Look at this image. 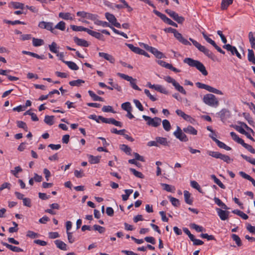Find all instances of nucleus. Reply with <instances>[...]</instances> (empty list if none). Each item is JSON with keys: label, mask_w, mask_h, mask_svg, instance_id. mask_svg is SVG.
Here are the masks:
<instances>
[{"label": "nucleus", "mask_w": 255, "mask_h": 255, "mask_svg": "<svg viewBox=\"0 0 255 255\" xmlns=\"http://www.w3.org/2000/svg\"><path fill=\"white\" fill-rule=\"evenodd\" d=\"M185 63L193 67H196L204 76L208 75V72L204 65L199 61L194 60L191 58H186L183 60Z\"/></svg>", "instance_id": "1"}, {"label": "nucleus", "mask_w": 255, "mask_h": 255, "mask_svg": "<svg viewBox=\"0 0 255 255\" xmlns=\"http://www.w3.org/2000/svg\"><path fill=\"white\" fill-rule=\"evenodd\" d=\"M203 100L206 104L211 107L217 106L219 104V102L215 96L211 94L205 95Z\"/></svg>", "instance_id": "2"}, {"label": "nucleus", "mask_w": 255, "mask_h": 255, "mask_svg": "<svg viewBox=\"0 0 255 255\" xmlns=\"http://www.w3.org/2000/svg\"><path fill=\"white\" fill-rule=\"evenodd\" d=\"M142 118L147 122L146 124L149 126L156 128L160 125L161 123V120L160 118L158 117H155L151 118L150 117L143 115Z\"/></svg>", "instance_id": "3"}, {"label": "nucleus", "mask_w": 255, "mask_h": 255, "mask_svg": "<svg viewBox=\"0 0 255 255\" xmlns=\"http://www.w3.org/2000/svg\"><path fill=\"white\" fill-rule=\"evenodd\" d=\"M196 85L198 88L205 89L207 91L211 93H213L221 95H222L223 94V92L221 91L218 90L215 88H213L209 85L203 84L199 82L196 83Z\"/></svg>", "instance_id": "4"}, {"label": "nucleus", "mask_w": 255, "mask_h": 255, "mask_svg": "<svg viewBox=\"0 0 255 255\" xmlns=\"http://www.w3.org/2000/svg\"><path fill=\"white\" fill-rule=\"evenodd\" d=\"M117 75L119 76L122 78L129 81L130 82V86L132 87V88L138 91H140L141 89L136 85V79H133L132 77L129 76L128 75H127L124 74L118 73Z\"/></svg>", "instance_id": "5"}, {"label": "nucleus", "mask_w": 255, "mask_h": 255, "mask_svg": "<svg viewBox=\"0 0 255 255\" xmlns=\"http://www.w3.org/2000/svg\"><path fill=\"white\" fill-rule=\"evenodd\" d=\"M165 12L167 13L171 18L179 24H182L185 20L184 17L179 16L178 13L174 11L169 9H167L165 10Z\"/></svg>", "instance_id": "6"}, {"label": "nucleus", "mask_w": 255, "mask_h": 255, "mask_svg": "<svg viewBox=\"0 0 255 255\" xmlns=\"http://www.w3.org/2000/svg\"><path fill=\"white\" fill-rule=\"evenodd\" d=\"M174 135L181 141L186 142L188 138L181 128L177 126V129L173 132Z\"/></svg>", "instance_id": "7"}, {"label": "nucleus", "mask_w": 255, "mask_h": 255, "mask_svg": "<svg viewBox=\"0 0 255 255\" xmlns=\"http://www.w3.org/2000/svg\"><path fill=\"white\" fill-rule=\"evenodd\" d=\"M98 118L104 123L112 124L119 127L123 126V124L121 122L117 121L113 118H106L101 116H98Z\"/></svg>", "instance_id": "8"}, {"label": "nucleus", "mask_w": 255, "mask_h": 255, "mask_svg": "<svg viewBox=\"0 0 255 255\" xmlns=\"http://www.w3.org/2000/svg\"><path fill=\"white\" fill-rule=\"evenodd\" d=\"M98 118L104 123L112 124L119 127L123 126V124L121 122L117 121L113 118H106L101 116H98Z\"/></svg>", "instance_id": "9"}, {"label": "nucleus", "mask_w": 255, "mask_h": 255, "mask_svg": "<svg viewBox=\"0 0 255 255\" xmlns=\"http://www.w3.org/2000/svg\"><path fill=\"white\" fill-rule=\"evenodd\" d=\"M105 16L107 20L112 23V25H114L117 28H121V25L120 23L117 21V19L113 14H111L109 12L105 13Z\"/></svg>", "instance_id": "10"}, {"label": "nucleus", "mask_w": 255, "mask_h": 255, "mask_svg": "<svg viewBox=\"0 0 255 255\" xmlns=\"http://www.w3.org/2000/svg\"><path fill=\"white\" fill-rule=\"evenodd\" d=\"M203 37L204 39L210 44H211L212 46H213L220 53L225 54V52L224 51H223L220 47H219L215 42L214 40H213L212 39L209 38L204 32H203L202 33Z\"/></svg>", "instance_id": "11"}, {"label": "nucleus", "mask_w": 255, "mask_h": 255, "mask_svg": "<svg viewBox=\"0 0 255 255\" xmlns=\"http://www.w3.org/2000/svg\"><path fill=\"white\" fill-rule=\"evenodd\" d=\"M157 63L160 66L164 67L167 69H170L174 72L178 73L180 72V70L174 67L171 64L167 63L164 61L158 60Z\"/></svg>", "instance_id": "12"}, {"label": "nucleus", "mask_w": 255, "mask_h": 255, "mask_svg": "<svg viewBox=\"0 0 255 255\" xmlns=\"http://www.w3.org/2000/svg\"><path fill=\"white\" fill-rule=\"evenodd\" d=\"M216 211L221 220L225 221L229 218L230 214L229 211L223 210L220 208H216Z\"/></svg>", "instance_id": "13"}, {"label": "nucleus", "mask_w": 255, "mask_h": 255, "mask_svg": "<svg viewBox=\"0 0 255 255\" xmlns=\"http://www.w3.org/2000/svg\"><path fill=\"white\" fill-rule=\"evenodd\" d=\"M175 37L181 43L185 45H191V44L187 39H185L182 34L178 32L176 30V32L174 33Z\"/></svg>", "instance_id": "14"}, {"label": "nucleus", "mask_w": 255, "mask_h": 255, "mask_svg": "<svg viewBox=\"0 0 255 255\" xmlns=\"http://www.w3.org/2000/svg\"><path fill=\"white\" fill-rule=\"evenodd\" d=\"M53 26V23L51 22H45V21H40L38 24V26L42 29H46L48 30H52V26Z\"/></svg>", "instance_id": "15"}, {"label": "nucleus", "mask_w": 255, "mask_h": 255, "mask_svg": "<svg viewBox=\"0 0 255 255\" xmlns=\"http://www.w3.org/2000/svg\"><path fill=\"white\" fill-rule=\"evenodd\" d=\"M99 56L101 57L104 58L111 63H114L115 62V59L114 57L109 54L104 52H99Z\"/></svg>", "instance_id": "16"}, {"label": "nucleus", "mask_w": 255, "mask_h": 255, "mask_svg": "<svg viewBox=\"0 0 255 255\" xmlns=\"http://www.w3.org/2000/svg\"><path fill=\"white\" fill-rule=\"evenodd\" d=\"M87 33L90 34V35L95 37L96 38H97L99 40L104 41L105 40L104 36L100 33L93 31L92 30H90L88 29V31Z\"/></svg>", "instance_id": "17"}, {"label": "nucleus", "mask_w": 255, "mask_h": 255, "mask_svg": "<svg viewBox=\"0 0 255 255\" xmlns=\"http://www.w3.org/2000/svg\"><path fill=\"white\" fill-rule=\"evenodd\" d=\"M189 40L191 41L193 44L201 52L204 53L207 49V48H206L204 46L201 45L197 41L193 39L192 38H190Z\"/></svg>", "instance_id": "18"}, {"label": "nucleus", "mask_w": 255, "mask_h": 255, "mask_svg": "<svg viewBox=\"0 0 255 255\" xmlns=\"http://www.w3.org/2000/svg\"><path fill=\"white\" fill-rule=\"evenodd\" d=\"M1 244L4 246L6 247L9 250L15 252H23V250L19 247L13 246L9 245L6 243L1 242Z\"/></svg>", "instance_id": "19"}, {"label": "nucleus", "mask_w": 255, "mask_h": 255, "mask_svg": "<svg viewBox=\"0 0 255 255\" xmlns=\"http://www.w3.org/2000/svg\"><path fill=\"white\" fill-rule=\"evenodd\" d=\"M74 41L79 46L83 47H88L89 46L88 42L86 40L79 38L77 37H74Z\"/></svg>", "instance_id": "20"}, {"label": "nucleus", "mask_w": 255, "mask_h": 255, "mask_svg": "<svg viewBox=\"0 0 255 255\" xmlns=\"http://www.w3.org/2000/svg\"><path fill=\"white\" fill-rule=\"evenodd\" d=\"M183 131L186 133L192 135H196L197 134V130L191 126H188L183 128Z\"/></svg>", "instance_id": "21"}, {"label": "nucleus", "mask_w": 255, "mask_h": 255, "mask_svg": "<svg viewBox=\"0 0 255 255\" xmlns=\"http://www.w3.org/2000/svg\"><path fill=\"white\" fill-rule=\"evenodd\" d=\"M60 18L66 20H72L73 19V15L70 12H60L58 14Z\"/></svg>", "instance_id": "22"}, {"label": "nucleus", "mask_w": 255, "mask_h": 255, "mask_svg": "<svg viewBox=\"0 0 255 255\" xmlns=\"http://www.w3.org/2000/svg\"><path fill=\"white\" fill-rule=\"evenodd\" d=\"M213 141H214L218 146L223 149H224L226 150H231V148L228 146H227L226 144H225L224 142L220 141L216 138H213Z\"/></svg>", "instance_id": "23"}, {"label": "nucleus", "mask_w": 255, "mask_h": 255, "mask_svg": "<svg viewBox=\"0 0 255 255\" xmlns=\"http://www.w3.org/2000/svg\"><path fill=\"white\" fill-rule=\"evenodd\" d=\"M54 243L56 245V247L59 249L63 251H66L67 250V245L62 241L57 240L54 241Z\"/></svg>", "instance_id": "24"}, {"label": "nucleus", "mask_w": 255, "mask_h": 255, "mask_svg": "<svg viewBox=\"0 0 255 255\" xmlns=\"http://www.w3.org/2000/svg\"><path fill=\"white\" fill-rule=\"evenodd\" d=\"M155 140H157L158 145H162L163 146H168L169 145V141H167V139L165 137H156L155 138Z\"/></svg>", "instance_id": "25"}, {"label": "nucleus", "mask_w": 255, "mask_h": 255, "mask_svg": "<svg viewBox=\"0 0 255 255\" xmlns=\"http://www.w3.org/2000/svg\"><path fill=\"white\" fill-rule=\"evenodd\" d=\"M150 52L152 53L157 58L161 59L165 57V56L163 53L158 51L156 48L154 47H152Z\"/></svg>", "instance_id": "26"}, {"label": "nucleus", "mask_w": 255, "mask_h": 255, "mask_svg": "<svg viewBox=\"0 0 255 255\" xmlns=\"http://www.w3.org/2000/svg\"><path fill=\"white\" fill-rule=\"evenodd\" d=\"M89 161L91 164H96L100 162L101 156H94L92 155H88Z\"/></svg>", "instance_id": "27"}, {"label": "nucleus", "mask_w": 255, "mask_h": 255, "mask_svg": "<svg viewBox=\"0 0 255 255\" xmlns=\"http://www.w3.org/2000/svg\"><path fill=\"white\" fill-rule=\"evenodd\" d=\"M248 59L253 64H255V56L254 52L252 49H248Z\"/></svg>", "instance_id": "28"}, {"label": "nucleus", "mask_w": 255, "mask_h": 255, "mask_svg": "<svg viewBox=\"0 0 255 255\" xmlns=\"http://www.w3.org/2000/svg\"><path fill=\"white\" fill-rule=\"evenodd\" d=\"M153 89L161 93L164 94H168V91L166 89L160 85H154V87H153Z\"/></svg>", "instance_id": "29"}, {"label": "nucleus", "mask_w": 255, "mask_h": 255, "mask_svg": "<svg viewBox=\"0 0 255 255\" xmlns=\"http://www.w3.org/2000/svg\"><path fill=\"white\" fill-rule=\"evenodd\" d=\"M184 196L185 202L189 205H191L192 204L193 201L190 198L191 194L188 191H184Z\"/></svg>", "instance_id": "30"}, {"label": "nucleus", "mask_w": 255, "mask_h": 255, "mask_svg": "<svg viewBox=\"0 0 255 255\" xmlns=\"http://www.w3.org/2000/svg\"><path fill=\"white\" fill-rule=\"evenodd\" d=\"M233 0H222L221 8L223 10L227 9L229 5L233 3Z\"/></svg>", "instance_id": "31"}, {"label": "nucleus", "mask_w": 255, "mask_h": 255, "mask_svg": "<svg viewBox=\"0 0 255 255\" xmlns=\"http://www.w3.org/2000/svg\"><path fill=\"white\" fill-rule=\"evenodd\" d=\"M49 48L52 53L57 54L58 52L59 47L57 46V44L55 42H52L50 45H49Z\"/></svg>", "instance_id": "32"}, {"label": "nucleus", "mask_w": 255, "mask_h": 255, "mask_svg": "<svg viewBox=\"0 0 255 255\" xmlns=\"http://www.w3.org/2000/svg\"><path fill=\"white\" fill-rule=\"evenodd\" d=\"M54 117L53 116L46 115L45 116L44 121L47 125L52 126L54 124Z\"/></svg>", "instance_id": "33"}, {"label": "nucleus", "mask_w": 255, "mask_h": 255, "mask_svg": "<svg viewBox=\"0 0 255 255\" xmlns=\"http://www.w3.org/2000/svg\"><path fill=\"white\" fill-rule=\"evenodd\" d=\"M71 29L75 31H86L88 32V28H85L84 27L81 26H77L74 25H71Z\"/></svg>", "instance_id": "34"}, {"label": "nucleus", "mask_w": 255, "mask_h": 255, "mask_svg": "<svg viewBox=\"0 0 255 255\" xmlns=\"http://www.w3.org/2000/svg\"><path fill=\"white\" fill-rule=\"evenodd\" d=\"M161 185L163 187V189L167 192H174L175 190L174 186L166 183H161Z\"/></svg>", "instance_id": "35"}, {"label": "nucleus", "mask_w": 255, "mask_h": 255, "mask_svg": "<svg viewBox=\"0 0 255 255\" xmlns=\"http://www.w3.org/2000/svg\"><path fill=\"white\" fill-rule=\"evenodd\" d=\"M69 68L73 70H77L79 69V67L73 62L72 61H64Z\"/></svg>", "instance_id": "36"}, {"label": "nucleus", "mask_w": 255, "mask_h": 255, "mask_svg": "<svg viewBox=\"0 0 255 255\" xmlns=\"http://www.w3.org/2000/svg\"><path fill=\"white\" fill-rule=\"evenodd\" d=\"M249 38L252 48L255 49V36H254L252 32H249Z\"/></svg>", "instance_id": "37"}, {"label": "nucleus", "mask_w": 255, "mask_h": 255, "mask_svg": "<svg viewBox=\"0 0 255 255\" xmlns=\"http://www.w3.org/2000/svg\"><path fill=\"white\" fill-rule=\"evenodd\" d=\"M230 135L233 140L237 142L238 143L241 144L243 142L244 140L240 138L235 132L232 131L230 132Z\"/></svg>", "instance_id": "38"}, {"label": "nucleus", "mask_w": 255, "mask_h": 255, "mask_svg": "<svg viewBox=\"0 0 255 255\" xmlns=\"http://www.w3.org/2000/svg\"><path fill=\"white\" fill-rule=\"evenodd\" d=\"M211 178L213 179L214 182L216 183L220 188L222 189H225V186L222 183V182L216 177L215 175H211Z\"/></svg>", "instance_id": "39"}, {"label": "nucleus", "mask_w": 255, "mask_h": 255, "mask_svg": "<svg viewBox=\"0 0 255 255\" xmlns=\"http://www.w3.org/2000/svg\"><path fill=\"white\" fill-rule=\"evenodd\" d=\"M85 83V81L81 79H78L76 80H73L69 82V85L71 86H77L79 87L81 86V84H83Z\"/></svg>", "instance_id": "40"}, {"label": "nucleus", "mask_w": 255, "mask_h": 255, "mask_svg": "<svg viewBox=\"0 0 255 255\" xmlns=\"http://www.w3.org/2000/svg\"><path fill=\"white\" fill-rule=\"evenodd\" d=\"M153 12L158 16H159L164 22L166 23L167 20L169 19L165 14L161 13L156 9H154Z\"/></svg>", "instance_id": "41"}, {"label": "nucleus", "mask_w": 255, "mask_h": 255, "mask_svg": "<svg viewBox=\"0 0 255 255\" xmlns=\"http://www.w3.org/2000/svg\"><path fill=\"white\" fill-rule=\"evenodd\" d=\"M173 86L178 91H179L182 94L186 95V91L184 89L182 86L180 85V84L178 82H176L175 83H174Z\"/></svg>", "instance_id": "42"}, {"label": "nucleus", "mask_w": 255, "mask_h": 255, "mask_svg": "<svg viewBox=\"0 0 255 255\" xmlns=\"http://www.w3.org/2000/svg\"><path fill=\"white\" fill-rule=\"evenodd\" d=\"M190 185L192 187L197 190L200 193H203V191L200 186L196 181H191Z\"/></svg>", "instance_id": "43"}, {"label": "nucleus", "mask_w": 255, "mask_h": 255, "mask_svg": "<svg viewBox=\"0 0 255 255\" xmlns=\"http://www.w3.org/2000/svg\"><path fill=\"white\" fill-rule=\"evenodd\" d=\"M44 42L42 39L35 38H32V44L35 47H38L42 45Z\"/></svg>", "instance_id": "44"}, {"label": "nucleus", "mask_w": 255, "mask_h": 255, "mask_svg": "<svg viewBox=\"0 0 255 255\" xmlns=\"http://www.w3.org/2000/svg\"><path fill=\"white\" fill-rule=\"evenodd\" d=\"M126 194L122 195V199L123 201H127L130 195L133 192V190L132 189H125L124 190Z\"/></svg>", "instance_id": "45"}, {"label": "nucleus", "mask_w": 255, "mask_h": 255, "mask_svg": "<svg viewBox=\"0 0 255 255\" xmlns=\"http://www.w3.org/2000/svg\"><path fill=\"white\" fill-rule=\"evenodd\" d=\"M162 123L163 128L167 131H169L171 129L170 122L167 120H164Z\"/></svg>", "instance_id": "46"}, {"label": "nucleus", "mask_w": 255, "mask_h": 255, "mask_svg": "<svg viewBox=\"0 0 255 255\" xmlns=\"http://www.w3.org/2000/svg\"><path fill=\"white\" fill-rule=\"evenodd\" d=\"M66 23L63 21H60L55 26L56 29H59L61 31H64L65 29Z\"/></svg>", "instance_id": "47"}, {"label": "nucleus", "mask_w": 255, "mask_h": 255, "mask_svg": "<svg viewBox=\"0 0 255 255\" xmlns=\"http://www.w3.org/2000/svg\"><path fill=\"white\" fill-rule=\"evenodd\" d=\"M232 238L236 242L238 247H241L242 245L241 240L238 235L236 234H232Z\"/></svg>", "instance_id": "48"}, {"label": "nucleus", "mask_w": 255, "mask_h": 255, "mask_svg": "<svg viewBox=\"0 0 255 255\" xmlns=\"http://www.w3.org/2000/svg\"><path fill=\"white\" fill-rule=\"evenodd\" d=\"M223 48L226 49L228 51L230 52L231 54L234 55V51L235 50L236 47L233 46L230 44H227L224 45L223 46Z\"/></svg>", "instance_id": "49"}, {"label": "nucleus", "mask_w": 255, "mask_h": 255, "mask_svg": "<svg viewBox=\"0 0 255 255\" xmlns=\"http://www.w3.org/2000/svg\"><path fill=\"white\" fill-rule=\"evenodd\" d=\"M120 148L122 150L124 151L126 154L128 155L131 154V148L126 144L121 145Z\"/></svg>", "instance_id": "50"}, {"label": "nucleus", "mask_w": 255, "mask_h": 255, "mask_svg": "<svg viewBox=\"0 0 255 255\" xmlns=\"http://www.w3.org/2000/svg\"><path fill=\"white\" fill-rule=\"evenodd\" d=\"M126 45L134 53L136 54L139 53L140 48L139 47H135L131 44L126 43Z\"/></svg>", "instance_id": "51"}, {"label": "nucleus", "mask_w": 255, "mask_h": 255, "mask_svg": "<svg viewBox=\"0 0 255 255\" xmlns=\"http://www.w3.org/2000/svg\"><path fill=\"white\" fill-rule=\"evenodd\" d=\"M16 124H17V126L19 128H22L26 131H27L28 130L27 126L25 122L20 121H17L16 122Z\"/></svg>", "instance_id": "52"}, {"label": "nucleus", "mask_w": 255, "mask_h": 255, "mask_svg": "<svg viewBox=\"0 0 255 255\" xmlns=\"http://www.w3.org/2000/svg\"><path fill=\"white\" fill-rule=\"evenodd\" d=\"M122 108L126 111H131L132 110V108L131 107V105H130V103L128 102H125L123 104H122Z\"/></svg>", "instance_id": "53"}, {"label": "nucleus", "mask_w": 255, "mask_h": 255, "mask_svg": "<svg viewBox=\"0 0 255 255\" xmlns=\"http://www.w3.org/2000/svg\"><path fill=\"white\" fill-rule=\"evenodd\" d=\"M129 170L133 174V175L135 176H136L138 178H143L144 177V176L141 172L136 170L134 168H130L129 169Z\"/></svg>", "instance_id": "54"}, {"label": "nucleus", "mask_w": 255, "mask_h": 255, "mask_svg": "<svg viewBox=\"0 0 255 255\" xmlns=\"http://www.w3.org/2000/svg\"><path fill=\"white\" fill-rule=\"evenodd\" d=\"M207 154L213 157L220 158L221 153L217 151L209 150L207 151Z\"/></svg>", "instance_id": "55"}, {"label": "nucleus", "mask_w": 255, "mask_h": 255, "mask_svg": "<svg viewBox=\"0 0 255 255\" xmlns=\"http://www.w3.org/2000/svg\"><path fill=\"white\" fill-rule=\"evenodd\" d=\"M241 145L251 153H255V150L253 148V147L251 145L246 143L244 141L241 144Z\"/></svg>", "instance_id": "56"}, {"label": "nucleus", "mask_w": 255, "mask_h": 255, "mask_svg": "<svg viewBox=\"0 0 255 255\" xmlns=\"http://www.w3.org/2000/svg\"><path fill=\"white\" fill-rule=\"evenodd\" d=\"M94 23L97 25H101L103 27H110V24L106 21H103L97 19Z\"/></svg>", "instance_id": "57"}, {"label": "nucleus", "mask_w": 255, "mask_h": 255, "mask_svg": "<svg viewBox=\"0 0 255 255\" xmlns=\"http://www.w3.org/2000/svg\"><path fill=\"white\" fill-rule=\"evenodd\" d=\"M219 159H221V160H223L224 161L226 162L227 163H230L231 161H233L232 159H231V158L225 154H221L220 157Z\"/></svg>", "instance_id": "58"}, {"label": "nucleus", "mask_w": 255, "mask_h": 255, "mask_svg": "<svg viewBox=\"0 0 255 255\" xmlns=\"http://www.w3.org/2000/svg\"><path fill=\"white\" fill-rule=\"evenodd\" d=\"M168 197L173 206L175 207H178L179 206L180 203L178 199L171 196H169Z\"/></svg>", "instance_id": "59"}, {"label": "nucleus", "mask_w": 255, "mask_h": 255, "mask_svg": "<svg viewBox=\"0 0 255 255\" xmlns=\"http://www.w3.org/2000/svg\"><path fill=\"white\" fill-rule=\"evenodd\" d=\"M94 230L95 231H97L99 233L102 234L105 232L106 229L104 227L100 226L98 225H95L93 226Z\"/></svg>", "instance_id": "60"}, {"label": "nucleus", "mask_w": 255, "mask_h": 255, "mask_svg": "<svg viewBox=\"0 0 255 255\" xmlns=\"http://www.w3.org/2000/svg\"><path fill=\"white\" fill-rule=\"evenodd\" d=\"M98 17V15L88 12L86 18L93 20L95 22L96 21Z\"/></svg>", "instance_id": "61"}, {"label": "nucleus", "mask_w": 255, "mask_h": 255, "mask_svg": "<svg viewBox=\"0 0 255 255\" xmlns=\"http://www.w3.org/2000/svg\"><path fill=\"white\" fill-rule=\"evenodd\" d=\"M191 227L198 232H202L204 231V229L202 227L199 226L194 223L192 224L191 225Z\"/></svg>", "instance_id": "62"}, {"label": "nucleus", "mask_w": 255, "mask_h": 255, "mask_svg": "<svg viewBox=\"0 0 255 255\" xmlns=\"http://www.w3.org/2000/svg\"><path fill=\"white\" fill-rule=\"evenodd\" d=\"M11 5L14 8L23 9L24 7V4L18 2H11Z\"/></svg>", "instance_id": "63"}, {"label": "nucleus", "mask_w": 255, "mask_h": 255, "mask_svg": "<svg viewBox=\"0 0 255 255\" xmlns=\"http://www.w3.org/2000/svg\"><path fill=\"white\" fill-rule=\"evenodd\" d=\"M26 236L32 239H34L38 237V234L32 231H28L27 232Z\"/></svg>", "instance_id": "64"}]
</instances>
